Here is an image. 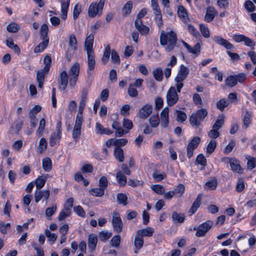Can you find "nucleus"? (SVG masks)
Wrapping results in <instances>:
<instances>
[{"mask_svg":"<svg viewBox=\"0 0 256 256\" xmlns=\"http://www.w3.org/2000/svg\"><path fill=\"white\" fill-rule=\"evenodd\" d=\"M225 159L228 160L231 170L233 172L238 174H242L243 169L242 168L240 164V162L238 160L235 158H226Z\"/></svg>","mask_w":256,"mask_h":256,"instance_id":"12","label":"nucleus"},{"mask_svg":"<svg viewBox=\"0 0 256 256\" xmlns=\"http://www.w3.org/2000/svg\"><path fill=\"white\" fill-rule=\"evenodd\" d=\"M185 190L184 186L182 184H179L174 190V194L178 196H182Z\"/></svg>","mask_w":256,"mask_h":256,"instance_id":"53","label":"nucleus"},{"mask_svg":"<svg viewBox=\"0 0 256 256\" xmlns=\"http://www.w3.org/2000/svg\"><path fill=\"white\" fill-rule=\"evenodd\" d=\"M68 75L66 70L62 71L59 76L58 84L60 90H64L68 84Z\"/></svg>","mask_w":256,"mask_h":256,"instance_id":"14","label":"nucleus"},{"mask_svg":"<svg viewBox=\"0 0 256 256\" xmlns=\"http://www.w3.org/2000/svg\"><path fill=\"white\" fill-rule=\"evenodd\" d=\"M152 106L150 104H146L140 110L138 114L139 117L142 119L146 118L152 112Z\"/></svg>","mask_w":256,"mask_h":256,"instance_id":"16","label":"nucleus"},{"mask_svg":"<svg viewBox=\"0 0 256 256\" xmlns=\"http://www.w3.org/2000/svg\"><path fill=\"white\" fill-rule=\"evenodd\" d=\"M168 122V108L165 107L160 112V125L163 128H166Z\"/></svg>","mask_w":256,"mask_h":256,"instance_id":"19","label":"nucleus"},{"mask_svg":"<svg viewBox=\"0 0 256 256\" xmlns=\"http://www.w3.org/2000/svg\"><path fill=\"white\" fill-rule=\"evenodd\" d=\"M80 73V64L78 62L74 63L70 68L69 70L70 86H74L78 80Z\"/></svg>","mask_w":256,"mask_h":256,"instance_id":"8","label":"nucleus"},{"mask_svg":"<svg viewBox=\"0 0 256 256\" xmlns=\"http://www.w3.org/2000/svg\"><path fill=\"white\" fill-rule=\"evenodd\" d=\"M172 218L174 223H182L185 219L184 214L174 212L172 214Z\"/></svg>","mask_w":256,"mask_h":256,"instance_id":"29","label":"nucleus"},{"mask_svg":"<svg viewBox=\"0 0 256 256\" xmlns=\"http://www.w3.org/2000/svg\"><path fill=\"white\" fill-rule=\"evenodd\" d=\"M245 188V183L242 178H238L236 183V190L237 192H242Z\"/></svg>","mask_w":256,"mask_h":256,"instance_id":"55","label":"nucleus"},{"mask_svg":"<svg viewBox=\"0 0 256 256\" xmlns=\"http://www.w3.org/2000/svg\"><path fill=\"white\" fill-rule=\"evenodd\" d=\"M152 190L158 194H162L164 192V186L160 184H154L152 186Z\"/></svg>","mask_w":256,"mask_h":256,"instance_id":"59","label":"nucleus"},{"mask_svg":"<svg viewBox=\"0 0 256 256\" xmlns=\"http://www.w3.org/2000/svg\"><path fill=\"white\" fill-rule=\"evenodd\" d=\"M128 93L130 97L132 98L136 97L138 96V92L132 84H130L128 86Z\"/></svg>","mask_w":256,"mask_h":256,"instance_id":"49","label":"nucleus"},{"mask_svg":"<svg viewBox=\"0 0 256 256\" xmlns=\"http://www.w3.org/2000/svg\"><path fill=\"white\" fill-rule=\"evenodd\" d=\"M57 206L56 204H54L52 207L48 208L46 210V215L48 217L52 216L56 211Z\"/></svg>","mask_w":256,"mask_h":256,"instance_id":"63","label":"nucleus"},{"mask_svg":"<svg viewBox=\"0 0 256 256\" xmlns=\"http://www.w3.org/2000/svg\"><path fill=\"white\" fill-rule=\"evenodd\" d=\"M152 74L157 81L160 82L163 78V72L161 68H158L152 72Z\"/></svg>","mask_w":256,"mask_h":256,"instance_id":"36","label":"nucleus"},{"mask_svg":"<svg viewBox=\"0 0 256 256\" xmlns=\"http://www.w3.org/2000/svg\"><path fill=\"white\" fill-rule=\"evenodd\" d=\"M104 4V0H100L98 3H92L88 9V14L90 17L94 18L96 14L100 16Z\"/></svg>","mask_w":256,"mask_h":256,"instance_id":"5","label":"nucleus"},{"mask_svg":"<svg viewBox=\"0 0 256 256\" xmlns=\"http://www.w3.org/2000/svg\"><path fill=\"white\" fill-rule=\"evenodd\" d=\"M216 146V141L214 140H212L207 146L206 153L208 154H211L215 150Z\"/></svg>","mask_w":256,"mask_h":256,"instance_id":"47","label":"nucleus"},{"mask_svg":"<svg viewBox=\"0 0 256 256\" xmlns=\"http://www.w3.org/2000/svg\"><path fill=\"white\" fill-rule=\"evenodd\" d=\"M61 138V134L58 133H52L50 140V145L51 146H54L56 142L59 141Z\"/></svg>","mask_w":256,"mask_h":256,"instance_id":"37","label":"nucleus"},{"mask_svg":"<svg viewBox=\"0 0 256 256\" xmlns=\"http://www.w3.org/2000/svg\"><path fill=\"white\" fill-rule=\"evenodd\" d=\"M94 36L90 34L86 38L84 42V49L86 53L94 52L92 48Z\"/></svg>","mask_w":256,"mask_h":256,"instance_id":"18","label":"nucleus"},{"mask_svg":"<svg viewBox=\"0 0 256 256\" xmlns=\"http://www.w3.org/2000/svg\"><path fill=\"white\" fill-rule=\"evenodd\" d=\"M86 101L80 100L79 104L78 112L76 118L83 120L82 112L86 106Z\"/></svg>","mask_w":256,"mask_h":256,"instance_id":"43","label":"nucleus"},{"mask_svg":"<svg viewBox=\"0 0 256 256\" xmlns=\"http://www.w3.org/2000/svg\"><path fill=\"white\" fill-rule=\"evenodd\" d=\"M98 242L97 236L94 234H90L88 236V246L92 252L95 250Z\"/></svg>","mask_w":256,"mask_h":256,"instance_id":"24","label":"nucleus"},{"mask_svg":"<svg viewBox=\"0 0 256 256\" xmlns=\"http://www.w3.org/2000/svg\"><path fill=\"white\" fill-rule=\"evenodd\" d=\"M112 236L110 232L107 230H102L99 232L98 237L100 240L102 242H106Z\"/></svg>","mask_w":256,"mask_h":256,"instance_id":"38","label":"nucleus"},{"mask_svg":"<svg viewBox=\"0 0 256 256\" xmlns=\"http://www.w3.org/2000/svg\"><path fill=\"white\" fill-rule=\"evenodd\" d=\"M248 159L247 168L248 169L252 170L256 166V158H250V156L246 158Z\"/></svg>","mask_w":256,"mask_h":256,"instance_id":"50","label":"nucleus"},{"mask_svg":"<svg viewBox=\"0 0 256 256\" xmlns=\"http://www.w3.org/2000/svg\"><path fill=\"white\" fill-rule=\"evenodd\" d=\"M112 225L114 230L118 233H120L122 230V222L120 214L116 212H112Z\"/></svg>","mask_w":256,"mask_h":256,"instance_id":"11","label":"nucleus"},{"mask_svg":"<svg viewBox=\"0 0 256 256\" xmlns=\"http://www.w3.org/2000/svg\"><path fill=\"white\" fill-rule=\"evenodd\" d=\"M149 122L152 127L156 128L160 122L158 114L152 116L149 118Z\"/></svg>","mask_w":256,"mask_h":256,"instance_id":"46","label":"nucleus"},{"mask_svg":"<svg viewBox=\"0 0 256 256\" xmlns=\"http://www.w3.org/2000/svg\"><path fill=\"white\" fill-rule=\"evenodd\" d=\"M152 177L157 181H160L165 178L166 174L164 172L160 174L158 171H156L152 174Z\"/></svg>","mask_w":256,"mask_h":256,"instance_id":"64","label":"nucleus"},{"mask_svg":"<svg viewBox=\"0 0 256 256\" xmlns=\"http://www.w3.org/2000/svg\"><path fill=\"white\" fill-rule=\"evenodd\" d=\"M244 8L248 12H252L256 10V6L250 0H246L244 2Z\"/></svg>","mask_w":256,"mask_h":256,"instance_id":"57","label":"nucleus"},{"mask_svg":"<svg viewBox=\"0 0 256 256\" xmlns=\"http://www.w3.org/2000/svg\"><path fill=\"white\" fill-rule=\"evenodd\" d=\"M178 41L177 35L173 31L166 32L164 30L160 32V42L167 52H172L176 47Z\"/></svg>","mask_w":256,"mask_h":256,"instance_id":"1","label":"nucleus"},{"mask_svg":"<svg viewBox=\"0 0 256 256\" xmlns=\"http://www.w3.org/2000/svg\"><path fill=\"white\" fill-rule=\"evenodd\" d=\"M230 104L228 100L226 98H222L216 102V106L218 110L221 112H223L224 108L228 107Z\"/></svg>","mask_w":256,"mask_h":256,"instance_id":"30","label":"nucleus"},{"mask_svg":"<svg viewBox=\"0 0 256 256\" xmlns=\"http://www.w3.org/2000/svg\"><path fill=\"white\" fill-rule=\"evenodd\" d=\"M115 158L120 162H122L124 160V154L123 150L118 146H116L114 150Z\"/></svg>","mask_w":256,"mask_h":256,"instance_id":"31","label":"nucleus"},{"mask_svg":"<svg viewBox=\"0 0 256 256\" xmlns=\"http://www.w3.org/2000/svg\"><path fill=\"white\" fill-rule=\"evenodd\" d=\"M120 235H116L114 236L110 242L111 246L114 247H118L120 242Z\"/></svg>","mask_w":256,"mask_h":256,"instance_id":"62","label":"nucleus"},{"mask_svg":"<svg viewBox=\"0 0 256 256\" xmlns=\"http://www.w3.org/2000/svg\"><path fill=\"white\" fill-rule=\"evenodd\" d=\"M48 28L46 24H44L40 27V36L42 42L34 49L35 53H38L44 50L48 46L49 38L48 36Z\"/></svg>","mask_w":256,"mask_h":256,"instance_id":"2","label":"nucleus"},{"mask_svg":"<svg viewBox=\"0 0 256 256\" xmlns=\"http://www.w3.org/2000/svg\"><path fill=\"white\" fill-rule=\"evenodd\" d=\"M202 198V194H200L196 197V199L194 200L193 204L190 208L188 212L190 216L194 214L196 212L198 208L200 207L201 203V200Z\"/></svg>","mask_w":256,"mask_h":256,"instance_id":"25","label":"nucleus"},{"mask_svg":"<svg viewBox=\"0 0 256 256\" xmlns=\"http://www.w3.org/2000/svg\"><path fill=\"white\" fill-rule=\"evenodd\" d=\"M176 120L178 122H182L186 119V115L184 112L176 110Z\"/></svg>","mask_w":256,"mask_h":256,"instance_id":"54","label":"nucleus"},{"mask_svg":"<svg viewBox=\"0 0 256 256\" xmlns=\"http://www.w3.org/2000/svg\"><path fill=\"white\" fill-rule=\"evenodd\" d=\"M208 115V112L204 108H202L197 110L196 113L192 114L190 117V124L196 128H198L204 118Z\"/></svg>","mask_w":256,"mask_h":256,"instance_id":"4","label":"nucleus"},{"mask_svg":"<svg viewBox=\"0 0 256 256\" xmlns=\"http://www.w3.org/2000/svg\"><path fill=\"white\" fill-rule=\"evenodd\" d=\"M71 214V210L69 208H64L62 210L58 216V220H62L66 217L69 216Z\"/></svg>","mask_w":256,"mask_h":256,"instance_id":"48","label":"nucleus"},{"mask_svg":"<svg viewBox=\"0 0 256 256\" xmlns=\"http://www.w3.org/2000/svg\"><path fill=\"white\" fill-rule=\"evenodd\" d=\"M213 39L216 44L224 46L227 50H234V48L232 44L220 36H214Z\"/></svg>","mask_w":256,"mask_h":256,"instance_id":"15","label":"nucleus"},{"mask_svg":"<svg viewBox=\"0 0 256 256\" xmlns=\"http://www.w3.org/2000/svg\"><path fill=\"white\" fill-rule=\"evenodd\" d=\"M212 222L209 220L200 224L198 226H194V230H196V236L198 237L204 236L206 232L212 228Z\"/></svg>","mask_w":256,"mask_h":256,"instance_id":"7","label":"nucleus"},{"mask_svg":"<svg viewBox=\"0 0 256 256\" xmlns=\"http://www.w3.org/2000/svg\"><path fill=\"white\" fill-rule=\"evenodd\" d=\"M83 120L76 118L74 129L72 130V138L76 141L81 134V128Z\"/></svg>","mask_w":256,"mask_h":256,"instance_id":"13","label":"nucleus"},{"mask_svg":"<svg viewBox=\"0 0 256 256\" xmlns=\"http://www.w3.org/2000/svg\"><path fill=\"white\" fill-rule=\"evenodd\" d=\"M70 3V0H66V2L63 0L61 2L62 18L64 20H66V18Z\"/></svg>","mask_w":256,"mask_h":256,"instance_id":"28","label":"nucleus"},{"mask_svg":"<svg viewBox=\"0 0 256 256\" xmlns=\"http://www.w3.org/2000/svg\"><path fill=\"white\" fill-rule=\"evenodd\" d=\"M89 192L90 194L94 196L100 197L104 194V191L102 188L99 187L98 188L90 189Z\"/></svg>","mask_w":256,"mask_h":256,"instance_id":"42","label":"nucleus"},{"mask_svg":"<svg viewBox=\"0 0 256 256\" xmlns=\"http://www.w3.org/2000/svg\"><path fill=\"white\" fill-rule=\"evenodd\" d=\"M47 148V142L46 140L42 138L40 139L39 144H38V152L40 153H42L44 152Z\"/></svg>","mask_w":256,"mask_h":256,"instance_id":"45","label":"nucleus"},{"mask_svg":"<svg viewBox=\"0 0 256 256\" xmlns=\"http://www.w3.org/2000/svg\"><path fill=\"white\" fill-rule=\"evenodd\" d=\"M144 238L136 233L134 240V253L138 254L144 246Z\"/></svg>","mask_w":256,"mask_h":256,"instance_id":"21","label":"nucleus"},{"mask_svg":"<svg viewBox=\"0 0 256 256\" xmlns=\"http://www.w3.org/2000/svg\"><path fill=\"white\" fill-rule=\"evenodd\" d=\"M201 139L199 136L194 137L188 143L186 148V154L188 158H190L194 154V150L198 148Z\"/></svg>","mask_w":256,"mask_h":256,"instance_id":"10","label":"nucleus"},{"mask_svg":"<svg viewBox=\"0 0 256 256\" xmlns=\"http://www.w3.org/2000/svg\"><path fill=\"white\" fill-rule=\"evenodd\" d=\"M154 232V230L151 227H147L145 228L138 230L136 231V233L139 236H142L143 238L144 236H151Z\"/></svg>","mask_w":256,"mask_h":256,"instance_id":"27","label":"nucleus"},{"mask_svg":"<svg viewBox=\"0 0 256 256\" xmlns=\"http://www.w3.org/2000/svg\"><path fill=\"white\" fill-rule=\"evenodd\" d=\"M178 14L179 18L184 22L187 23L190 20L186 10L182 6L178 7Z\"/></svg>","mask_w":256,"mask_h":256,"instance_id":"23","label":"nucleus"},{"mask_svg":"<svg viewBox=\"0 0 256 256\" xmlns=\"http://www.w3.org/2000/svg\"><path fill=\"white\" fill-rule=\"evenodd\" d=\"M86 54L88 65L87 72L88 74H90V72L94 70L96 65L94 54V52H90L86 53Z\"/></svg>","mask_w":256,"mask_h":256,"instance_id":"20","label":"nucleus"},{"mask_svg":"<svg viewBox=\"0 0 256 256\" xmlns=\"http://www.w3.org/2000/svg\"><path fill=\"white\" fill-rule=\"evenodd\" d=\"M132 8V3L131 1H128L126 3L122 8L124 13L126 14H129Z\"/></svg>","mask_w":256,"mask_h":256,"instance_id":"61","label":"nucleus"},{"mask_svg":"<svg viewBox=\"0 0 256 256\" xmlns=\"http://www.w3.org/2000/svg\"><path fill=\"white\" fill-rule=\"evenodd\" d=\"M6 29L10 32L15 33L20 30V26L14 22H11L7 26Z\"/></svg>","mask_w":256,"mask_h":256,"instance_id":"51","label":"nucleus"},{"mask_svg":"<svg viewBox=\"0 0 256 256\" xmlns=\"http://www.w3.org/2000/svg\"><path fill=\"white\" fill-rule=\"evenodd\" d=\"M48 72L44 70V68H42L38 71L36 74V80L38 82V86L40 88H42L44 80V74Z\"/></svg>","mask_w":256,"mask_h":256,"instance_id":"26","label":"nucleus"},{"mask_svg":"<svg viewBox=\"0 0 256 256\" xmlns=\"http://www.w3.org/2000/svg\"><path fill=\"white\" fill-rule=\"evenodd\" d=\"M47 178V176H42L36 178V186L38 190H40L44 186Z\"/></svg>","mask_w":256,"mask_h":256,"instance_id":"32","label":"nucleus"},{"mask_svg":"<svg viewBox=\"0 0 256 256\" xmlns=\"http://www.w3.org/2000/svg\"><path fill=\"white\" fill-rule=\"evenodd\" d=\"M111 60L114 64H119L120 63V56L114 50H111Z\"/></svg>","mask_w":256,"mask_h":256,"instance_id":"56","label":"nucleus"},{"mask_svg":"<svg viewBox=\"0 0 256 256\" xmlns=\"http://www.w3.org/2000/svg\"><path fill=\"white\" fill-rule=\"evenodd\" d=\"M116 199L119 204L123 206L128 204V197L125 194L118 193L116 196Z\"/></svg>","mask_w":256,"mask_h":256,"instance_id":"35","label":"nucleus"},{"mask_svg":"<svg viewBox=\"0 0 256 256\" xmlns=\"http://www.w3.org/2000/svg\"><path fill=\"white\" fill-rule=\"evenodd\" d=\"M42 168L46 172H49L52 170V161L49 158H46L42 160Z\"/></svg>","mask_w":256,"mask_h":256,"instance_id":"39","label":"nucleus"},{"mask_svg":"<svg viewBox=\"0 0 256 256\" xmlns=\"http://www.w3.org/2000/svg\"><path fill=\"white\" fill-rule=\"evenodd\" d=\"M178 92L176 88L171 86L167 92L166 96V102L168 106H172L176 104L178 100Z\"/></svg>","mask_w":256,"mask_h":256,"instance_id":"9","label":"nucleus"},{"mask_svg":"<svg viewBox=\"0 0 256 256\" xmlns=\"http://www.w3.org/2000/svg\"><path fill=\"white\" fill-rule=\"evenodd\" d=\"M224 124V115L219 116L216 120V122L212 126V128L218 130H220Z\"/></svg>","mask_w":256,"mask_h":256,"instance_id":"40","label":"nucleus"},{"mask_svg":"<svg viewBox=\"0 0 256 256\" xmlns=\"http://www.w3.org/2000/svg\"><path fill=\"white\" fill-rule=\"evenodd\" d=\"M218 14V12L214 7L208 6L206 10V14L204 16V20L207 22H212Z\"/></svg>","mask_w":256,"mask_h":256,"instance_id":"22","label":"nucleus"},{"mask_svg":"<svg viewBox=\"0 0 256 256\" xmlns=\"http://www.w3.org/2000/svg\"><path fill=\"white\" fill-rule=\"evenodd\" d=\"M188 74V68L182 64L180 66L177 76L174 78L175 86L178 92H181V90L184 86L183 82L186 78Z\"/></svg>","mask_w":256,"mask_h":256,"instance_id":"3","label":"nucleus"},{"mask_svg":"<svg viewBox=\"0 0 256 256\" xmlns=\"http://www.w3.org/2000/svg\"><path fill=\"white\" fill-rule=\"evenodd\" d=\"M237 82L234 75L228 76L225 81L226 85L230 88H232L237 84Z\"/></svg>","mask_w":256,"mask_h":256,"instance_id":"33","label":"nucleus"},{"mask_svg":"<svg viewBox=\"0 0 256 256\" xmlns=\"http://www.w3.org/2000/svg\"><path fill=\"white\" fill-rule=\"evenodd\" d=\"M252 114L248 111H246L244 117L243 118V124L245 128L248 127L251 123Z\"/></svg>","mask_w":256,"mask_h":256,"instance_id":"44","label":"nucleus"},{"mask_svg":"<svg viewBox=\"0 0 256 256\" xmlns=\"http://www.w3.org/2000/svg\"><path fill=\"white\" fill-rule=\"evenodd\" d=\"M44 62L45 64L43 68H44V70L48 72L52 62V60L50 56L48 55L46 56L44 58Z\"/></svg>","mask_w":256,"mask_h":256,"instance_id":"58","label":"nucleus"},{"mask_svg":"<svg viewBox=\"0 0 256 256\" xmlns=\"http://www.w3.org/2000/svg\"><path fill=\"white\" fill-rule=\"evenodd\" d=\"M50 194L49 190H38L36 191L34 194L35 202H38L42 198L47 200L50 197Z\"/></svg>","mask_w":256,"mask_h":256,"instance_id":"17","label":"nucleus"},{"mask_svg":"<svg viewBox=\"0 0 256 256\" xmlns=\"http://www.w3.org/2000/svg\"><path fill=\"white\" fill-rule=\"evenodd\" d=\"M200 28L201 32L202 34V36L206 38H208L210 36V32L208 28L204 24H200Z\"/></svg>","mask_w":256,"mask_h":256,"instance_id":"60","label":"nucleus"},{"mask_svg":"<svg viewBox=\"0 0 256 256\" xmlns=\"http://www.w3.org/2000/svg\"><path fill=\"white\" fill-rule=\"evenodd\" d=\"M111 52L110 47V45H107L106 47L105 50L102 57V62L106 64L109 60L110 55Z\"/></svg>","mask_w":256,"mask_h":256,"instance_id":"41","label":"nucleus"},{"mask_svg":"<svg viewBox=\"0 0 256 256\" xmlns=\"http://www.w3.org/2000/svg\"><path fill=\"white\" fill-rule=\"evenodd\" d=\"M116 178L118 182L121 186H124L126 184V176L122 173V172L118 171L116 172Z\"/></svg>","mask_w":256,"mask_h":256,"instance_id":"34","label":"nucleus"},{"mask_svg":"<svg viewBox=\"0 0 256 256\" xmlns=\"http://www.w3.org/2000/svg\"><path fill=\"white\" fill-rule=\"evenodd\" d=\"M218 185V182L215 178L211 180L208 181L205 184V186L210 190H215Z\"/></svg>","mask_w":256,"mask_h":256,"instance_id":"52","label":"nucleus"},{"mask_svg":"<svg viewBox=\"0 0 256 256\" xmlns=\"http://www.w3.org/2000/svg\"><path fill=\"white\" fill-rule=\"evenodd\" d=\"M77 49V40L74 34H71L69 37L68 45L66 53V58L70 62L72 56Z\"/></svg>","mask_w":256,"mask_h":256,"instance_id":"6","label":"nucleus"}]
</instances>
